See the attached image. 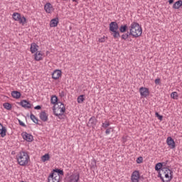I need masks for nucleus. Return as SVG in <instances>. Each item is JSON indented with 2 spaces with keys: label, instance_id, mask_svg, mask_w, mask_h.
I'll return each mask as SVG.
<instances>
[{
  "label": "nucleus",
  "instance_id": "1",
  "mask_svg": "<svg viewBox=\"0 0 182 182\" xmlns=\"http://www.w3.org/2000/svg\"><path fill=\"white\" fill-rule=\"evenodd\" d=\"M155 170L159 171L158 177L163 182H171L173 180V171L167 167H163V163H158L155 166Z\"/></svg>",
  "mask_w": 182,
  "mask_h": 182
},
{
  "label": "nucleus",
  "instance_id": "2",
  "mask_svg": "<svg viewBox=\"0 0 182 182\" xmlns=\"http://www.w3.org/2000/svg\"><path fill=\"white\" fill-rule=\"evenodd\" d=\"M129 31H127L126 33L122 35L121 38L124 41H126L129 38V36H132V38H140L141 33H143V29L141 26L136 22L133 21L129 27Z\"/></svg>",
  "mask_w": 182,
  "mask_h": 182
},
{
  "label": "nucleus",
  "instance_id": "3",
  "mask_svg": "<svg viewBox=\"0 0 182 182\" xmlns=\"http://www.w3.org/2000/svg\"><path fill=\"white\" fill-rule=\"evenodd\" d=\"M16 159L18 164H19V166H22V167L28 166L29 161H31V157L26 151H20L16 156Z\"/></svg>",
  "mask_w": 182,
  "mask_h": 182
},
{
  "label": "nucleus",
  "instance_id": "4",
  "mask_svg": "<svg viewBox=\"0 0 182 182\" xmlns=\"http://www.w3.org/2000/svg\"><path fill=\"white\" fill-rule=\"evenodd\" d=\"M12 18L14 19V21H16V22H18L21 25H25L26 23V18H25L24 16L21 15L19 13H14Z\"/></svg>",
  "mask_w": 182,
  "mask_h": 182
},
{
  "label": "nucleus",
  "instance_id": "5",
  "mask_svg": "<svg viewBox=\"0 0 182 182\" xmlns=\"http://www.w3.org/2000/svg\"><path fill=\"white\" fill-rule=\"evenodd\" d=\"M59 105H58V107H56L55 105L53 106V112L55 113V110L56 113H65L66 112V107H65V105L63 103L59 102Z\"/></svg>",
  "mask_w": 182,
  "mask_h": 182
},
{
  "label": "nucleus",
  "instance_id": "6",
  "mask_svg": "<svg viewBox=\"0 0 182 182\" xmlns=\"http://www.w3.org/2000/svg\"><path fill=\"white\" fill-rule=\"evenodd\" d=\"M60 176L51 173L48 177V182H60Z\"/></svg>",
  "mask_w": 182,
  "mask_h": 182
},
{
  "label": "nucleus",
  "instance_id": "7",
  "mask_svg": "<svg viewBox=\"0 0 182 182\" xmlns=\"http://www.w3.org/2000/svg\"><path fill=\"white\" fill-rule=\"evenodd\" d=\"M140 180V172L139 171H134L131 176L132 182H139Z\"/></svg>",
  "mask_w": 182,
  "mask_h": 182
},
{
  "label": "nucleus",
  "instance_id": "8",
  "mask_svg": "<svg viewBox=\"0 0 182 182\" xmlns=\"http://www.w3.org/2000/svg\"><path fill=\"white\" fill-rule=\"evenodd\" d=\"M96 124H97V119L95 117H92L87 124V126L88 127H92V129H95L96 127Z\"/></svg>",
  "mask_w": 182,
  "mask_h": 182
},
{
  "label": "nucleus",
  "instance_id": "9",
  "mask_svg": "<svg viewBox=\"0 0 182 182\" xmlns=\"http://www.w3.org/2000/svg\"><path fill=\"white\" fill-rule=\"evenodd\" d=\"M139 92H140L141 97H147V96H149L150 95L149 88H146L144 87H141L139 88Z\"/></svg>",
  "mask_w": 182,
  "mask_h": 182
},
{
  "label": "nucleus",
  "instance_id": "10",
  "mask_svg": "<svg viewBox=\"0 0 182 182\" xmlns=\"http://www.w3.org/2000/svg\"><path fill=\"white\" fill-rule=\"evenodd\" d=\"M18 105L24 109H31V107H32V104H31V102H28L26 100H21L20 102H18Z\"/></svg>",
  "mask_w": 182,
  "mask_h": 182
},
{
  "label": "nucleus",
  "instance_id": "11",
  "mask_svg": "<svg viewBox=\"0 0 182 182\" xmlns=\"http://www.w3.org/2000/svg\"><path fill=\"white\" fill-rule=\"evenodd\" d=\"M21 136H22L23 139L24 140H26V141H28V142L33 141V136H32V134H28L26 132H23L21 134Z\"/></svg>",
  "mask_w": 182,
  "mask_h": 182
},
{
  "label": "nucleus",
  "instance_id": "12",
  "mask_svg": "<svg viewBox=\"0 0 182 182\" xmlns=\"http://www.w3.org/2000/svg\"><path fill=\"white\" fill-rule=\"evenodd\" d=\"M80 178V175L79 174V173H75L70 176L69 182H77L79 181Z\"/></svg>",
  "mask_w": 182,
  "mask_h": 182
},
{
  "label": "nucleus",
  "instance_id": "13",
  "mask_svg": "<svg viewBox=\"0 0 182 182\" xmlns=\"http://www.w3.org/2000/svg\"><path fill=\"white\" fill-rule=\"evenodd\" d=\"M166 143L170 149H175L176 148V142H174V139L171 138V136H168L166 139Z\"/></svg>",
  "mask_w": 182,
  "mask_h": 182
},
{
  "label": "nucleus",
  "instance_id": "14",
  "mask_svg": "<svg viewBox=\"0 0 182 182\" xmlns=\"http://www.w3.org/2000/svg\"><path fill=\"white\" fill-rule=\"evenodd\" d=\"M119 31V24L116 21H112L109 23V31Z\"/></svg>",
  "mask_w": 182,
  "mask_h": 182
},
{
  "label": "nucleus",
  "instance_id": "15",
  "mask_svg": "<svg viewBox=\"0 0 182 182\" xmlns=\"http://www.w3.org/2000/svg\"><path fill=\"white\" fill-rule=\"evenodd\" d=\"M60 76H62V71L60 70H55L52 73V77L54 80H58Z\"/></svg>",
  "mask_w": 182,
  "mask_h": 182
},
{
  "label": "nucleus",
  "instance_id": "16",
  "mask_svg": "<svg viewBox=\"0 0 182 182\" xmlns=\"http://www.w3.org/2000/svg\"><path fill=\"white\" fill-rule=\"evenodd\" d=\"M44 9L47 14H52L53 12V6L50 3H47L44 6Z\"/></svg>",
  "mask_w": 182,
  "mask_h": 182
},
{
  "label": "nucleus",
  "instance_id": "17",
  "mask_svg": "<svg viewBox=\"0 0 182 182\" xmlns=\"http://www.w3.org/2000/svg\"><path fill=\"white\" fill-rule=\"evenodd\" d=\"M58 23H59V18H53L50 22V28H56V26H58Z\"/></svg>",
  "mask_w": 182,
  "mask_h": 182
},
{
  "label": "nucleus",
  "instance_id": "18",
  "mask_svg": "<svg viewBox=\"0 0 182 182\" xmlns=\"http://www.w3.org/2000/svg\"><path fill=\"white\" fill-rule=\"evenodd\" d=\"M35 60L39 61L43 59V54L41 51H37L34 55Z\"/></svg>",
  "mask_w": 182,
  "mask_h": 182
},
{
  "label": "nucleus",
  "instance_id": "19",
  "mask_svg": "<svg viewBox=\"0 0 182 182\" xmlns=\"http://www.w3.org/2000/svg\"><path fill=\"white\" fill-rule=\"evenodd\" d=\"M48 114H46L45 111H42L40 113V119L41 120H42V122H48Z\"/></svg>",
  "mask_w": 182,
  "mask_h": 182
},
{
  "label": "nucleus",
  "instance_id": "20",
  "mask_svg": "<svg viewBox=\"0 0 182 182\" xmlns=\"http://www.w3.org/2000/svg\"><path fill=\"white\" fill-rule=\"evenodd\" d=\"M0 135L1 137H5L6 136V128L0 123Z\"/></svg>",
  "mask_w": 182,
  "mask_h": 182
},
{
  "label": "nucleus",
  "instance_id": "21",
  "mask_svg": "<svg viewBox=\"0 0 182 182\" xmlns=\"http://www.w3.org/2000/svg\"><path fill=\"white\" fill-rule=\"evenodd\" d=\"M38 48H39V46H37L36 43H32L30 48L31 53H35L36 52H38Z\"/></svg>",
  "mask_w": 182,
  "mask_h": 182
},
{
  "label": "nucleus",
  "instance_id": "22",
  "mask_svg": "<svg viewBox=\"0 0 182 182\" xmlns=\"http://www.w3.org/2000/svg\"><path fill=\"white\" fill-rule=\"evenodd\" d=\"M181 6H182V1L178 0L173 4V9H180V8H181Z\"/></svg>",
  "mask_w": 182,
  "mask_h": 182
},
{
  "label": "nucleus",
  "instance_id": "23",
  "mask_svg": "<svg viewBox=\"0 0 182 182\" xmlns=\"http://www.w3.org/2000/svg\"><path fill=\"white\" fill-rule=\"evenodd\" d=\"M129 26H127V24H124L119 27V32H121V33H124V32H127Z\"/></svg>",
  "mask_w": 182,
  "mask_h": 182
},
{
  "label": "nucleus",
  "instance_id": "24",
  "mask_svg": "<svg viewBox=\"0 0 182 182\" xmlns=\"http://www.w3.org/2000/svg\"><path fill=\"white\" fill-rule=\"evenodd\" d=\"M11 96L14 97V99H20L21 95L19 91H13L11 92Z\"/></svg>",
  "mask_w": 182,
  "mask_h": 182
},
{
  "label": "nucleus",
  "instance_id": "25",
  "mask_svg": "<svg viewBox=\"0 0 182 182\" xmlns=\"http://www.w3.org/2000/svg\"><path fill=\"white\" fill-rule=\"evenodd\" d=\"M64 112H56V109H54V114L55 116H58V119H60V120H62L63 119H65V117L63 115Z\"/></svg>",
  "mask_w": 182,
  "mask_h": 182
},
{
  "label": "nucleus",
  "instance_id": "26",
  "mask_svg": "<svg viewBox=\"0 0 182 182\" xmlns=\"http://www.w3.org/2000/svg\"><path fill=\"white\" fill-rule=\"evenodd\" d=\"M112 35L114 39H118V38H120V33L118 30H114V31H111Z\"/></svg>",
  "mask_w": 182,
  "mask_h": 182
},
{
  "label": "nucleus",
  "instance_id": "27",
  "mask_svg": "<svg viewBox=\"0 0 182 182\" xmlns=\"http://www.w3.org/2000/svg\"><path fill=\"white\" fill-rule=\"evenodd\" d=\"M50 102L52 105H59V102H58V97L56 95H53L51 97Z\"/></svg>",
  "mask_w": 182,
  "mask_h": 182
},
{
  "label": "nucleus",
  "instance_id": "28",
  "mask_svg": "<svg viewBox=\"0 0 182 182\" xmlns=\"http://www.w3.org/2000/svg\"><path fill=\"white\" fill-rule=\"evenodd\" d=\"M3 107L4 109H6V110H12V105L9 102L4 103Z\"/></svg>",
  "mask_w": 182,
  "mask_h": 182
},
{
  "label": "nucleus",
  "instance_id": "29",
  "mask_svg": "<svg viewBox=\"0 0 182 182\" xmlns=\"http://www.w3.org/2000/svg\"><path fill=\"white\" fill-rule=\"evenodd\" d=\"M49 159H50L49 154H46L45 155L41 156V161H43V163H45L46 161H48Z\"/></svg>",
  "mask_w": 182,
  "mask_h": 182
},
{
  "label": "nucleus",
  "instance_id": "30",
  "mask_svg": "<svg viewBox=\"0 0 182 182\" xmlns=\"http://www.w3.org/2000/svg\"><path fill=\"white\" fill-rule=\"evenodd\" d=\"M30 118L31 119L32 122H33V123H36V124H39L38 122L39 120L35 115H33V114H31Z\"/></svg>",
  "mask_w": 182,
  "mask_h": 182
},
{
  "label": "nucleus",
  "instance_id": "31",
  "mask_svg": "<svg viewBox=\"0 0 182 182\" xmlns=\"http://www.w3.org/2000/svg\"><path fill=\"white\" fill-rule=\"evenodd\" d=\"M109 126H110V122L109 120H105V122H103L102 124V127L103 129H107V127H109Z\"/></svg>",
  "mask_w": 182,
  "mask_h": 182
},
{
  "label": "nucleus",
  "instance_id": "32",
  "mask_svg": "<svg viewBox=\"0 0 182 182\" xmlns=\"http://www.w3.org/2000/svg\"><path fill=\"white\" fill-rule=\"evenodd\" d=\"M53 171H54V173H58L57 176H63L64 174L63 170L59 168L53 169Z\"/></svg>",
  "mask_w": 182,
  "mask_h": 182
},
{
  "label": "nucleus",
  "instance_id": "33",
  "mask_svg": "<svg viewBox=\"0 0 182 182\" xmlns=\"http://www.w3.org/2000/svg\"><path fill=\"white\" fill-rule=\"evenodd\" d=\"M77 100V103H83V102H85V95H81L78 96Z\"/></svg>",
  "mask_w": 182,
  "mask_h": 182
},
{
  "label": "nucleus",
  "instance_id": "34",
  "mask_svg": "<svg viewBox=\"0 0 182 182\" xmlns=\"http://www.w3.org/2000/svg\"><path fill=\"white\" fill-rule=\"evenodd\" d=\"M171 97L172 99H174V100H177V99H178V94L177 93V92H173L171 94Z\"/></svg>",
  "mask_w": 182,
  "mask_h": 182
},
{
  "label": "nucleus",
  "instance_id": "35",
  "mask_svg": "<svg viewBox=\"0 0 182 182\" xmlns=\"http://www.w3.org/2000/svg\"><path fill=\"white\" fill-rule=\"evenodd\" d=\"M155 116L156 117H157L159 119V120H160L161 122V120H163V116L162 115H160L159 114V112H156L155 113Z\"/></svg>",
  "mask_w": 182,
  "mask_h": 182
},
{
  "label": "nucleus",
  "instance_id": "36",
  "mask_svg": "<svg viewBox=\"0 0 182 182\" xmlns=\"http://www.w3.org/2000/svg\"><path fill=\"white\" fill-rule=\"evenodd\" d=\"M137 164H141V163H143V158L141 156H139L136 159Z\"/></svg>",
  "mask_w": 182,
  "mask_h": 182
},
{
  "label": "nucleus",
  "instance_id": "37",
  "mask_svg": "<svg viewBox=\"0 0 182 182\" xmlns=\"http://www.w3.org/2000/svg\"><path fill=\"white\" fill-rule=\"evenodd\" d=\"M112 130H113V128L112 127L107 128L105 131V134L107 135L110 134Z\"/></svg>",
  "mask_w": 182,
  "mask_h": 182
},
{
  "label": "nucleus",
  "instance_id": "38",
  "mask_svg": "<svg viewBox=\"0 0 182 182\" xmlns=\"http://www.w3.org/2000/svg\"><path fill=\"white\" fill-rule=\"evenodd\" d=\"M18 123L20 126H22L23 127H26V125L25 124V123H23V122L18 120Z\"/></svg>",
  "mask_w": 182,
  "mask_h": 182
},
{
  "label": "nucleus",
  "instance_id": "39",
  "mask_svg": "<svg viewBox=\"0 0 182 182\" xmlns=\"http://www.w3.org/2000/svg\"><path fill=\"white\" fill-rule=\"evenodd\" d=\"M105 41V37L103 36L102 38H99L98 41L100 42L101 43H103Z\"/></svg>",
  "mask_w": 182,
  "mask_h": 182
},
{
  "label": "nucleus",
  "instance_id": "40",
  "mask_svg": "<svg viewBox=\"0 0 182 182\" xmlns=\"http://www.w3.org/2000/svg\"><path fill=\"white\" fill-rule=\"evenodd\" d=\"M59 95L61 97H65V91H60Z\"/></svg>",
  "mask_w": 182,
  "mask_h": 182
},
{
  "label": "nucleus",
  "instance_id": "41",
  "mask_svg": "<svg viewBox=\"0 0 182 182\" xmlns=\"http://www.w3.org/2000/svg\"><path fill=\"white\" fill-rule=\"evenodd\" d=\"M154 82L155 85H160L161 80L160 78H156Z\"/></svg>",
  "mask_w": 182,
  "mask_h": 182
},
{
  "label": "nucleus",
  "instance_id": "42",
  "mask_svg": "<svg viewBox=\"0 0 182 182\" xmlns=\"http://www.w3.org/2000/svg\"><path fill=\"white\" fill-rule=\"evenodd\" d=\"M34 109L36 110H41V109H42V107H41V105H37L34 107Z\"/></svg>",
  "mask_w": 182,
  "mask_h": 182
},
{
  "label": "nucleus",
  "instance_id": "43",
  "mask_svg": "<svg viewBox=\"0 0 182 182\" xmlns=\"http://www.w3.org/2000/svg\"><path fill=\"white\" fill-rule=\"evenodd\" d=\"M173 2H174V0H169V1H168V3H169L170 4H173Z\"/></svg>",
  "mask_w": 182,
  "mask_h": 182
},
{
  "label": "nucleus",
  "instance_id": "44",
  "mask_svg": "<svg viewBox=\"0 0 182 182\" xmlns=\"http://www.w3.org/2000/svg\"><path fill=\"white\" fill-rule=\"evenodd\" d=\"M73 2H77V0H72Z\"/></svg>",
  "mask_w": 182,
  "mask_h": 182
}]
</instances>
